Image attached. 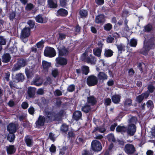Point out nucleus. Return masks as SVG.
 I'll list each match as a JSON object with an SVG mask.
<instances>
[{
    "mask_svg": "<svg viewBox=\"0 0 155 155\" xmlns=\"http://www.w3.org/2000/svg\"><path fill=\"white\" fill-rule=\"evenodd\" d=\"M63 111H61L58 114L59 118L58 119L57 117L58 116L57 114H55L54 113L49 112L45 111V115L46 117L47 122L51 121L53 120H59L61 119V117L63 114Z\"/></svg>",
    "mask_w": 155,
    "mask_h": 155,
    "instance_id": "obj_1",
    "label": "nucleus"
},
{
    "mask_svg": "<svg viewBox=\"0 0 155 155\" xmlns=\"http://www.w3.org/2000/svg\"><path fill=\"white\" fill-rule=\"evenodd\" d=\"M30 28L25 27L21 30L20 38L24 43H26L28 41L27 38L30 36Z\"/></svg>",
    "mask_w": 155,
    "mask_h": 155,
    "instance_id": "obj_2",
    "label": "nucleus"
},
{
    "mask_svg": "<svg viewBox=\"0 0 155 155\" xmlns=\"http://www.w3.org/2000/svg\"><path fill=\"white\" fill-rule=\"evenodd\" d=\"M56 53L54 49L50 47L45 48L44 51V54L46 56L50 58L54 57L56 55Z\"/></svg>",
    "mask_w": 155,
    "mask_h": 155,
    "instance_id": "obj_3",
    "label": "nucleus"
},
{
    "mask_svg": "<svg viewBox=\"0 0 155 155\" xmlns=\"http://www.w3.org/2000/svg\"><path fill=\"white\" fill-rule=\"evenodd\" d=\"M87 83L89 86H94L98 83V78L94 75H90L87 79Z\"/></svg>",
    "mask_w": 155,
    "mask_h": 155,
    "instance_id": "obj_4",
    "label": "nucleus"
},
{
    "mask_svg": "<svg viewBox=\"0 0 155 155\" xmlns=\"http://www.w3.org/2000/svg\"><path fill=\"white\" fill-rule=\"evenodd\" d=\"M124 150L127 154L131 155L135 153L136 149L132 144L128 143L125 145Z\"/></svg>",
    "mask_w": 155,
    "mask_h": 155,
    "instance_id": "obj_5",
    "label": "nucleus"
},
{
    "mask_svg": "<svg viewBox=\"0 0 155 155\" xmlns=\"http://www.w3.org/2000/svg\"><path fill=\"white\" fill-rule=\"evenodd\" d=\"M86 54L84 53L81 56V58L83 59L85 58V61L88 63H90L92 64H96V58L92 54H90V56L86 57Z\"/></svg>",
    "mask_w": 155,
    "mask_h": 155,
    "instance_id": "obj_6",
    "label": "nucleus"
},
{
    "mask_svg": "<svg viewBox=\"0 0 155 155\" xmlns=\"http://www.w3.org/2000/svg\"><path fill=\"white\" fill-rule=\"evenodd\" d=\"M91 145L93 150L95 151H99L102 148L101 143L96 140L92 141Z\"/></svg>",
    "mask_w": 155,
    "mask_h": 155,
    "instance_id": "obj_7",
    "label": "nucleus"
},
{
    "mask_svg": "<svg viewBox=\"0 0 155 155\" xmlns=\"http://www.w3.org/2000/svg\"><path fill=\"white\" fill-rule=\"evenodd\" d=\"M45 122H47V121L45 117L44 116L40 115L35 123V127H36L39 128L41 126H43Z\"/></svg>",
    "mask_w": 155,
    "mask_h": 155,
    "instance_id": "obj_8",
    "label": "nucleus"
},
{
    "mask_svg": "<svg viewBox=\"0 0 155 155\" xmlns=\"http://www.w3.org/2000/svg\"><path fill=\"white\" fill-rule=\"evenodd\" d=\"M154 45L153 44H147L144 42L143 47L141 51V53L144 55H146L150 49L153 48Z\"/></svg>",
    "mask_w": 155,
    "mask_h": 155,
    "instance_id": "obj_9",
    "label": "nucleus"
},
{
    "mask_svg": "<svg viewBox=\"0 0 155 155\" xmlns=\"http://www.w3.org/2000/svg\"><path fill=\"white\" fill-rule=\"evenodd\" d=\"M136 127L135 125H129L127 128L126 131L128 135L132 136L135 134L136 131Z\"/></svg>",
    "mask_w": 155,
    "mask_h": 155,
    "instance_id": "obj_10",
    "label": "nucleus"
},
{
    "mask_svg": "<svg viewBox=\"0 0 155 155\" xmlns=\"http://www.w3.org/2000/svg\"><path fill=\"white\" fill-rule=\"evenodd\" d=\"M25 140L26 145L28 147L32 146L33 144V140L31 136L27 135L25 137Z\"/></svg>",
    "mask_w": 155,
    "mask_h": 155,
    "instance_id": "obj_11",
    "label": "nucleus"
},
{
    "mask_svg": "<svg viewBox=\"0 0 155 155\" xmlns=\"http://www.w3.org/2000/svg\"><path fill=\"white\" fill-rule=\"evenodd\" d=\"M59 51V54L60 56H63L67 55L68 53V50L65 47L62 46L58 48Z\"/></svg>",
    "mask_w": 155,
    "mask_h": 155,
    "instance_id": "obj_12",
    "label": "nucleus"
},
{
    "mask_svg": "<svg viewBox=\"0 0 155 155\" xmlns=\"http://www.w3.org/2000/svg\"><path fill=\"white\" fill-rule=\"evenodd\" d=\"M97 77L99 80L102 81L107 80L108 78L107 74L103 72H99L97 74Z\"/></svg>",
    "mask_w": 155,
    "mask_h": 155,
    "instance_id": "obj_13",
    "label": "nucleus"
},
{
    "mask_svg": "<svg viewBox=\"0 0 155 155\" xmlns=\"http://www.w3.org/2000/svg\"><path fill=\"white\" fill-rule=\"evenodd\" d=\"M51 63L45 61H42V66L43 70L44 72L48 71V69L51 67Z\"/></svg>",
    "mask_w": 155,
    "mask_h": 155,
    "instance_id": "obj_14",
    "label": "nucleus"
},
{
    "mask_svg": "<svg viewBox=\"0 0 155 155\" xmlns=\"http://www.w3.org/2000/svg\"><path fill=\"white\" fill-rule=\"evenodd\" d=\"M105 21V17L104 15H100L96 16L95 22L99 24L104 23Z\"/></svg>",
    "mask_w": 155,
    "mask_h": 155,
    "instance_id": "obj_15",
    "label": "nucleus"
},
{
    "mask_svg": "<svg viewBox=\"0 0 155 155\" xmlns=\"http://www.w3.org/2000/svg\"><path fill=\"white\" fill-rule=\"evenodd\" d=\"M7 130L10 133H14L16 130V127L14 124H9L7 127Z\"/></svg>",
    "mask_w": 155,
    "mask_h": 155,
    "instance_id": "obj_16",
    "label": "nucleus"
},
{
    "mask_svg": "<svg viewBox=\"0 0 155 155\" xmlns=\"http://www.w3.org/2000/svg\"><path fill=\"white\" fill-rule=\"evenodd\" d=\"M57 63L61 65L66 64L67 63V60L66 58H63L58 57L56 59Z\"/></svg>",
    "mask_w": 155,
    "mask_h": 155,
    "instance_id": "obj_17",
    "label": "nucleus"
},
{
    "mask_svg": "<svg viewBox=\"0 0 155 155\" xmlns=\"http://www.w3.org/2000/svg\"><path fill=\"white\" fill-rule=\"evenodd\" d=\"M68 14L67 11L63 8L59 9L57 12V15L58 16H65Z\"/></svg>",
    "mask_w": 155,
    "mask_h": 155,
    "instance_id": "obj_18",
    "label": "nucleus"
},
{
    "mask_svg": "<svg viewBox=\"0 0 155 155\" xmlns=\"http://www.w3.org/2000/svg\"><path fill=\"white\" fill-rule=\"evenodd\" d=\"M2 62L4 63H6L9 62L11 59V56L8 53H5L2 56Z\"/></svg>",
    "mask_w": 155,
    "mask_h": 155,
    "instance_id": "obj_19",
    "label": "nucleus"
},
{
    "mask_svg": "<svg viewBox=\"0 0 155 155\" xmlns=\"http://www.w3.org/2000/svg\"><path fill=\"white\" fill-rule=\"evenodd\" d=\"M82 114L81 111H76L73 114V119L76 120H78L81 118Z\"/></svg>",
    "mask_w": 155,
    "mask_h": 155,
    "instance_id": "obj_20",
    "label": "nucleus"
},
{
    "mask_svg": "<svg viewBox=\"0 0 155 155\" xmlns=\"http://www.w3.org/2000/svg\"><path fill=\"white\" fill-rule=\"evenodd\" d=\"M7 152L9 154H12L15 151L16 149L14 146L13 145H11L6 147Z\"/></svg>",
    "mask_w": 155,
    "mask_h": 155,
    "instance_id": "obj_21",
    "label": "nucleus"
},
{
    "mask_svg": "<svg viewBox=\"0 0 155 155\" xmlns=\"http://www.w3.org/2000/svg\"><path fill=\"white\" fill-rule=\"evenodd\" d=\"M36 89L33 87H29L28 91V93L30 97H33L35 94Z\"/></svg>",
    "mask_w": 155,
    "mask_h": 155,
    "instance_id": "obj_22",
    "label": "nucleus"
},
{
    "mask_svg": "<svg viewBox=\"0 0 155 155\" xmlns=\"http://www.w3.org/2000/svg\"><path fill=\"white\" fill-rule=\"evenodd\" d=\"M97 102L96 99L92 96H90L87 98V103L90 104L91 105H93Z\"/></svg>",
    "mask_w": 155,
    "mask_h": 155,
    "instance_id": "obj_23",
    "label": "nucleus"
},
{
    "mask_svg": "<svg viewBox=\"0 0 155 155\" xmlns=\"http://www.w3.org/2000/svg\"><path fill=\"white\" fill-rule=\"evenodd\" d=\"M48 2L50 8H55L57 7V2L55 0H48Z\"/></svg>",
    "mask_w": 155,
    "mask_h": 155,
    "instance_id": "obj_24",
    "label": "nucleus"
},
{
    "mask_svg": "<svg viewBox=\"0 0 155 155\" xmlns=\"http://www.w3.org/2000/svg\"><path fill=\"white\" fill-rule=\"evenodd\" d=\"M35 19L36 21L38 22L43 23L46 22V18L42 17L40 15H38L36 17Z\"/></svg>",
    "mask_w": 155,
    "mask_h": 155,
    "instance_id": "obj_25",
    "label": "nucleus"
},
{
    "mask_svg": "<svg viewBox=\"0 0 155 155\" xmlns=\"http://www.w3.org/2000/svg\"><path fill=\"white\" fill-rule=\"evenodd\" d=\"M25 72L28 78H31L33 74V70L32 68H26Z\"/></svg>",
    "mask_w": 155,
    "mask_h": 155,
    "instance_id": "obj_26",
    "label": "nucleus"
},
{
    "mask_svg": "<svg viewBox=\"0 0 155 155\" xmlns=\"http://www.w3.org/2000/svg\"><path fill=\"white\" fill-rule=\"evenodd\" d=\"M102 51L101 48H96L93 50V52L95 56L100 57L101 56Z\"/></svg>",
    "mask_w": 155,
    "mask_h": 155,
    "instance_id": "obj_27",
    "label": "nucleus"
},
{
    "mask_svg": "<svg viewBox=\"0 0 155 155\" xmlns=\"http://www.w3.org/2000/svg\"><path fill=\"white\" fill-rule=\"evenodd\" d=\"M113 52L110 49H105L104 50V55L106 57H110L113 55Z\"/></svg>",
    "mask_w": 155,
    "mask_h": 155,
    "instance_id": "obj_28",
    "label": "nucleus"
},
{
    "mask_svg": "<svg viewBox=\"0 0 155 155\" xmlns=\"http://www.w3.org/2000/svg\"><path fill=\"white\" fill-rule=\"evenodd\" d=\"M121 96L119 95H115L113 96L112 97V101L114 103L117 104L120 101Z\"/></svg>",
    "mask_w": 155,
    "mask_h": 155,
    "instance_id": "obj_29",
    "label": "nucleus"
},
{
    "mask_svg": "<svg viewBox=\"0 0 155 155\" xmlns=\"http://www.w3.org/2000/svg\"><path fill=\"white\" fill-rule=\"evenodd\" d=\"M15 79L18 82L22 81L24 79V75L21 73H19L16 74Z\"/></svg>",
    "mask_w": 155,
    "mask_h": 155,
    "instance_id": "obj_30",
    "label": "nucleus"
},
{
    "mask_svg": "<svg viewBox=\"0 0 155 155\" xmlns=\"http://www.w3.org/2000/svg\"><path fill=\"white\" fill-rule=\"evenodd\" d=\"M132 101L130 98H126L124 102V106L125 107L130 106L132 104Z\"/></svg>",
    "mask_w": 155,
    "mask_h": 155,
    "instance_id": "obj_31",
    "label": "nucleus"
},
{
    "mask_svg": "<svg viewBox=\"0 0 155 155\" xmlns=\"http://www.w3.org/2000/svg\"><path fill=\"white\" fill-rule=\"evenodd\" d=\"M116 46L118 51H120L121 53L122 51H124L125 50V46L122 44L117 45Z\"/></svg>",
    "mask_w": 155,
    "mask_h": 155,
    "instance_id": "obj_32",
    "label": "nucleus"
},
{
    "mask_svg": "<svg viewBox=\"0 0 155 155\" xmlns=\"http://www.w3.org/2000/svg\"><path fill=\"white\" fill-rule=\"evenodd\" d=\"M116 130L117 132H120L122 133L126 132L127 128L124 126H119L116 128Z\"/></svg>",
    "mask_w": 155,
    "mask_h": 155,
    "instance_id": "obj_33",
    "label": "nucleus"
},
{
    "mask_svg": "<svg viewBox=\"0 0 155 155\" xmlns=\"http://www.w3.org/2000/svg\"><path fill=\"white\" fill-rule=\"evenodd\" d=\"M81 70L82 73L85 75H87L89 71V68L88 67L86 66H83L81 67Z\"/></svg>",
    "mask_w": 155,
    "mask_h": 155,
    "instance_id": "obj_34",
    "label": "nucleus"
},
{
    "mask_svg": "<svg viewBox=\"0 0 155 155\" xmlns=\"http://www.w3.org/2000/svg\"><path fill=\"white\" fill-rule=\"evenodd\" d=\"M91 109L90 106L87 104H86L82 108L81 110L84 112L87 113L91 110Z\"/></svg>",
    "mask_w": 155,
    "mask_h": 155,
    "instance_id": "obj_35",
    "label": "nucleus"
},
{
    "mask_svg": "<svg viewBox=\"0 0 155 155\" xmlns=\"http://www.w3.org/2000/svg\"><path fill=\"white\" fill-rule=\"evenodd\" d=\"M105 131V129L104 127H95L94 130L93 131V132H94L96 131L103 133Z\"/></svg>",
    "mask_w": 155,
    "mask_h": 155,
    "instance_id": "obj_36",
    "label": "nucleus"
},
{
    "mask_svg": "<svg viewBox=\"0 0 155 155\" xmlns=\"http://www.w3.org/2000/svg\"><path fill=\"white\" fill-rule=\"evenodd\" d=\"M79 14L82 18L86 17L87 15V11L85 10L82 9L80 11Z\"/></svg>",
    "mask_w": 155,
    "mask_h": 155,
    "instance_id": "obj_37",
    "label": "nucleus"
},
{
    "mask_svg": "<svg viewBox=\"0 0 155 155\" xmlns=\"http://www.w3.org/2000/svg\"><path fill=\"white\" fill-rule=\"evenodd\" d=\"M17 63L21 67H24L26 64V61L23 59L19 60Z\"/></svg>",
    "mask_w": 155,
    "mask_h": 155,
    "instance_id": "obj_38",
    "label": "nucleus"
},
{
    "mask_svg": "<svg viewBox=\"0 0 155 155\" xmlns=\"http://www.w3.org/2000/svg\"><path fill=\"white\" fill-rule=\"evenodd\" d=\"M146 105L147 107L150 109H153L154 107V104L153 102L150 100L147 101L146 103Z\"/></svg>",
    "mask_w": 155,
    "mask_h": 155,
    "instance_id": "obj_39",
    "label": "nucleus"
},
{
    "mask_svg": "<svg viewBox=\"0 0 155 155\" xmlns=\"http://www.w3.org/2000/svg\"><path fill=\"white\" fill-rule=\"evenodd\" d=\"M15 138V136L14 133H10L7 137L8 140L10 142H12L14 141Z\"/></svg>",
    "mask_w": 155,
    "mask_h": 155,
    "instance_id": "obj_40",
    "label": "nucleus"
},
{
    "mask_svg": "<svg viewBox=\"0 0 155 155\" xmlns=\"http://www.w3.org/2000/svg\"><path fill=\"white\" fill-rule=\"evenodd\" d=\"M137 119L135 117H132L129 120V124L130 125H135L136 123Z\"/></svg>",
    "mask_w": 155,
    "mask_h": 155,
    "instance_id": "obj_41",
    "label": "nucleus"
},
{
    "mask_svg": "<svg viewBox=\"0 0 155 155\" xmlns=\"http://www.w3.org/2000/svg\"><path fill=\"white\" fill-rule=\"evenodd\" d=\"M33 84L35 85L39 86L41 84L42 82L41 79H36L33 81Z\"/></svg>",
    "mask_w": 155,
    "mask_h": 155,
    "instance_id": "obj_42",
    "label": "nucleus"
},
{
    "mask_svg": "<svg viewBox=\"0 0 155 155\" xmlns=\"http://www.w3.org/2000/svg\"><path fill=\"white\" fill-rule=\"evenodd\" d=\"M59 73L57 69H53L51 71V74L54 78L57 77Z\"/></svg>",
    "mask_w": 155,
    "mask_h": 155,
    "instance_id": "obj_43",
    "label": "nucleus"
},
{
    "mask_svg": "<svg viewBox=\"0 0 155 155\" xmlns=\"http://www.w3.org/2000/svg\"><path fill=\"white\" fill-rule=\"evenodd\" d=\"M137 43V40L136 39L132 38L131 39L130 41V44L131 46L136 47Z\"/></svg>",
    "mask_w": 155,
    "mask_h": 155,
    "instance_id": "obj_44",
    "label": "nucleus"
},
{
    "mask_svg": "<svg viewBox=\"0 0 155 155\" xmlns=\"http://www.w3.org/2000/svg\"><path fill=\"white\" fill-rule=\"evenodd\" d=\"M68 127L66 124L62 125L61 127V130L63 132L67 131L68 130Z\"/></svg>",
    "mask_w": 155,
    "mask_h": 155,
    "instance_id": "obj_45",
    "label": "nucleus"
},
{
    "mask_svg": "<svg viewBox=\"0 0 155 155\" xmlns=\"http://www.w3.org/2000/svg\"><path fill=\"white\" fill-rule=\"evenodd\" d=\"M75 89V85L73 84L70 85L67 88V91L69 92L74 91Z\"/></svg>",
    "mask_w": 155,
    "mask_h": 155,
    "instance_id": "obj_46",
    "label": "nucleus"
},
{
    "mask_svg": "<svg viewBox=\"0 0 155 155\" xmlns=\"http://www.w3.org/2000/svg\"><path fill=\"white\" fill-rule=\"evenodd\" d=\"M112 25L110 23H108L105 25L104 28L106 31H110L112 28Z\"/></svg>",
    "mask_w": 155,
    "mask_h": 155,
    "instance_id": "obj_47",
    "label": "nucleus"
},
{
    "mask_svg": "<svg viewBox=\"0 0 155 155\" xmlns=\"http://www.w3.org/2000/svg\"><path fill=\"white\" fill-rule=\"evenodd\" d=\"M144 98L143 96V95L142 94L136 97V101H137L139 103H140L142 101L143 99Z\"/></svg>",
    "mask_w": 155,
    "mask_h": 155,
    "instance_id": "obj_48",
    "label": "nucleus"
},
{
    "mask_svg": "<svg viewBox=\"0 0 155 155\" xmlns=\"http://www.w3.org/2000/svg\"><path fill=\"white\" fill-rule=\"evenodd\" d=\"M54 95L57 96H61L62 95V93L61 91L59 89H57L54 92Z\"/></svg>",
    "mask_w": 155,
    "mask_h": 155,
    "instance_id": "obj_49",
    "label": "nucleus"
},
{
    "mask_svg": "<svg viewBox=\"0 0 155 155\" xmlns=\"http://www.w3.org/2000/svg\"><path fill=\"white\" fill-rule=\"evenodd\" d=\"M60 2L61 5L64 7L67 5V0H60Z\"/></svg>",
    "mask_w": 155,
    "mask_h": 155,
    "instance_id": "obj_50",
    "label": "nucleus"
},
{
    "mask_svg": "<svg viewBox=\"0 0 155 155\" xmlns=\"http://www.w3.org/2000/svg\"><path fill=\"white\" fill-rule=\"evenodd\" d=\"M44 43V41L43 40L38 42L37 44L36 45L38 48H41L43 47V45Z\"/></svg>",
    "mask_w": 155,
    "mask_h": 155,
    "instance_id": "obj_51",
    "label": "nucleus"
},
{
    "mask_svg": "<svg viewBox=\"0 0 155 155\" xmlns=\"http://www.w3.org/2000/svg\"><path fill=\"white\" fill-rule=\"evenodd\" d=\"M5 39L2 36H0V45H4L5 44Z\"/></svg>",
    "mask_w": 155,
    "mask_h": 155,
    "instance_id": "obj_52",
    "label": "nucleus"
},
{
    "mask_svg": "<svg viewBox=\"0 0 155 155\" xmlns=\"http://www.w3.org/2000/svg\"><path fill=\"white\" fill-rule=\"evenodd\" d=\"M108 139L110 141H112L113 142H115V140L114 135L112 134H110L108 135Z\"/></svg>",
    "mask_w": 155,
    "mask_h": 155,
    "instance_id": "obj_53",
    "label": "nucleus"
},
{
    "mask_svg": "<svg viewBox=\"0 0 155 155\" xmlns=\"http://www.w3.org/2000/svg\"><path fill=\"white\" fill-rule=\"evenodd\" d=\"M56 147L54 144H52L49 149L50 152L54 153L56 151Z\"/></svg>",
    "mask_w": 155,
    "mask_h": 155,
    "instance_id": "obj_54",
    "label": "nucleus"
},
{
    "mask_svg": "<svg viewBox=\"0 0 155 155\" xmlns=\"http://www.w3.org/2000/svg\"><path fill=\"white\" fill-rule=\"evenodd\" d=\"M28 106V104L27 102H24L21 104V107L24 109H27Z\"/></svg>",
    "mask_w": 155,
    "mask_h": 155,
    "instance_id": "obj_55",
    "label": "nucleus"
},
{
    "mask_svg": "<svg viewBox=\"0 0 155 155\" xmlns=\"http://www.w3.org/2000/svg\"><path fill=\"white\" fill-rule=\"evenodd\" d=\"M28 111L30 114L33 115L34 113L35 109L32 106H31L29 108Z\"/></svg>",
    "mask_w": 155,
    "mask_h": 155,
    "instance_id": "obj_56",
    "label": "nucleus"
},
{
    "mask_svg": "<svg viewBox=\"0 0 155 155\" xmlns=\"http://www.w3.org/2000/svg\"><path fill=\"white\" fill-rule=\"evenodd\" d=\"M21 67L19 65V64L17 63V64L15 65L14 67L12 69L13 71H16L20 69Z\"/></svg>",
    "mask_w": 155,
    "mask_h": 155,
    "instance_id": "obj_57",
    "label": "nucleus"
},
{
    "mask_svg": "<svg viewBox=\"0 0 155 155\" xmlns=\"http://www.w3.org/2000/svg\"><path fill=\"white\" fill-rule=\"evenodd\" d=\"M27 23L31 28H33L35 25V23L34 21L31 20H29L28 21Z\"/></svg>",
    "mask_w": 155,
    "mask_h": 155,
    "instance_id": "obj_58",
    "label": "nucleus"
},
{
    "mask_svg": "<svg viewBox=\"0 0 155 155\" xmlns=\"http://www.w3.org/2000/svg\"><path fill=\"white\" fill-rule=\"evenodd\" d=\"M10 75V73L9 72L7 71L5 73L4 76L5 78L7 81H9V79Z\"/></svg>",
    "mask_w": 155,
    "mask_h": 155,
    "instance_id": "obj_59",
    "label": "nucleus"
},
{
    "mask_svg": "<svg viewBox=\"0 0 155 155\" xmlns=\"http://www.w3.org/2000/svg\"><path fill=\"white\" fill-rule=\"evenodd\" d=\"M152 28V26L150 24H148L145 27L144 29L146 31H149L151 30Z\"/></svg>",
    "mask_w": 155,
    "mask_h": 155,
    "instance_id": "obj_60",
    "label": "nucleus"
},
{
    "mask_svg": "<svg viewBox=\"0 0 155 155\" xmlns=\"http://www.w3.org/2000/svg\"><path fill=\"white\" fill-rule=\"evenodd\" d=\"M111 103V100L110 98H107L105 100L104 104L106 105H109Z\"/></svg>",
    "mask_w": 155,
    "mask_h": 155,
    "instance_id": "obj_61",
    "label": "nucleus"
},
{
    "mask_svg": "<svg viewBox=\"0 0 155 155\" xmlns=\"http://www.w3.org/2000/svg\"><path fill=\"white\" fill-rule=\"evenodd\" d=\"M84 140V138L83 136H79L76 139L77 142H83Z\"/></svg>",
    "mask_w": 155,
    "mask_h": 155,
    "instance_id": "obj_62",
    "label": "nucleus"
},
{
    "mask_svg": "<svg viewBox=\"0 0 155 155\" xmlns=\"http://www.w3.org/2000/svg\"><path fill=\"white\" fill-rule=\"evenodd\" d=\"M34 6L31 4H29L27 5L26 7V9L27 10H31L34 8Z\"/></svg>",
    "mask_w": 155,
    "mask_h": 155,
    "instance_id": "obj_63",
    "label": "nucleus"
},
{
    "mask_svg": "<svg viewBox=\"0 0 155 155\" xmlns=\"http://www.w3.org/2000/svg\"><path fill=\"white\" fill-rule=\"evenodd\" d=\"M107 84L108 86H112L114 84V81L111 79H110L107 82Z\"/></svg>",
    "mask_w": 155,
    "mask_h": 155,
    "instance_id": "obj_64",
    "label": "nucleus"
}]
</instances>
